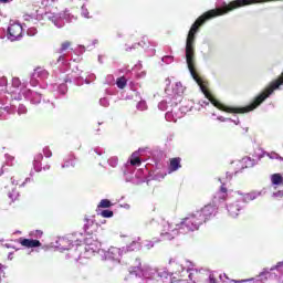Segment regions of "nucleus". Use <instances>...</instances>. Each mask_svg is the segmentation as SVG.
<instances>
[{"instance_id": "nucleus-18", "label": "nucleus", "mask_w": 283, "mask_h": 283, "mask_svg": "<svg viewBox=\"0 0 283 283\" xmlns=\"http://www.w3.org/2000/svg\"><path fill=\"white\" fill-rule=\"evenodd\" d=\"M130 273H135L136 275H140V273H143L140 261H137V265L130 269Z\"/></svg>"}, {"instance_id": "nucleus-13", "label": "nucleus", "mask_w": 283, "mask_h": 283, "mask_svg": "<svg viewBox=\"0 0 283 283\" xmlns=\"http://www.w3.org/2000/svg\"><path fill=\"white\" fill-rule=\"evenodd\" d=\"M74 160H76V157H74V155H69L65 158L64 165H62V168L65 169V167H75V163Z\"/></svg>"}, {"instance_id": "nucleus-32", "label": "nucleus", "mask_w": 283, "mask_h": 283, "mask_svg": "<svg viewBox=\"0 0 283 283\" xmlns=\"http://www.w3.org/2000/svg\"><path fill=\"white\" fill-rule=\"evenodd\" d=\"M2 266H3V265L0 263V270H1Z\"/></svg>"}, {"instance_id": "nucleus-19", "label": "nucleus", "mask_w": 283, "mask_h": 283, "mask_svg": "<svg viewBox=\"0 0 283 283\" xmlns=\"http://www.w3.org/2000/svg\"><path fill=\"white\" fill-rule=\"evenodd\" d=\"M238 211H240V209L235 208L234 206H229V207H228V213H229L232 218H235V216H238Z\"/></svg>"}, {"instance_id": "nucleus-6", "label": "nucleus", "mask_w": 283, "mask_h": 283, "mask_svg": "<svg viewBox=\"0 0 283 283\" xmlns=\"http://www.w3.org/2000/svg\"><path fill=\"white\" fill-rule=\"evenodd\" d=\"M84 242H85L86 253H90V254L98 253V251H99L98 241H96L92 238H86Z\"/></svg>"}, {"instance_id": "nucleus-17", "label": "nucleus", "mask_w": 283, "mask_h": 283, "mask_svg": "<svg viewBox=\"0 0 283 283\" xmlns=\"http://www.w3.org/2000/svg\"><path fill=\"white\" fill-rule=\"evenodd\" d=\"M70 48H72V43L70 41H64L61 44V48L59 49V53L63 54V52H65L66 50H70Z\"/></svg>"}, {"instance_id": "nucleus-2", "label": "nucleus", "mask_w": 283, "mask_h": 283, "mask_svg": "<svg viewBox=\"0 0 283 283\" xmlns=\"http://www.w3.org/2000/svg\"><path fill=\"white\" fill-rule=\"evenodd\" d=\"M189 279L193 283H218V280H216V275L206 270H192L189 274Z\"/></svg>"}, {"instance_id": "nucleus-7", "label": "nucleus", "mask_w": 283, "mask_h": 283, "mask_svg": "<svg viewBox=\"0 0 283 283\" xmlns=\"http://www.w3.org/2000/svg\"><path fill=\"white\" fill-rule=\"evenodd\" d=\"M178 227L174 228L171 227V224H167L166 229L161 232V238L164 240H174V238H176V235H178Z\"/></svg>"}, {"instance_id": "nucleus-22", "label": "nucleus", "mask_w": 283, "mask_h": 283, "mask_svg": "<svg viewBox=\"0 0 283 283\" xmlns=\"http://www.w3.org/2000/svg\"><path fill=\"white\" fill-rule=\"evenodd\" d=\"M12 86L18 88L21 87V80L19 77H13L12 78Z\"/></svg>"}, {"instance_id": "nucleus-15", "label": "nucleus", "mask_w": 283, "mask_h": 283, "mask_svg": "<svg viewBox=\"0 0 283 283\" xmlns=\"http://www.w3.org/2000/svg\"><path fill=\"white\" fill-rule=\"evenodd\" d=\"M109 207H113L109 199H102L97 206L98 209H109Z\"/></svg>"}, {"instance_id": "nucleus-16", "label": "nucleus", "mask_w": 283, "mask_h": 283, "mask_svg": "<svg viewBox=\"0 0 283 283\" xmlns=\"http://www.w3.org/2000/svg\"><path fill=\"white\" fill-rule=\"evenodd\" d=\"M116 85L119 90H125V87H127V78H125V76L118 77Z\"/></svg>"}, {"instance_id": "nucleus-14", "label": "nucleus", "mask_w": 283, "mask_h": 283, "mask_svg": "<svg viewBox=\"0 0 283 283\" xmlns=\"http://www.w3.org/2000/svg\"><path fill=\"white\" fill-rule=\"evenodd\" d=\"M9 198L11 202H20L21 201V195H19V191L12 190V192H9Z\"/></svg>"}, {"instance_id": "nucleus-28", "label": "nucleus", "mask_w": 283, "mask_h": 283, "mask_svg": "<svg viewBox=\"0 0 283 283\" xmlns=\"http://www.w3.org/2000/svg\"><path fill=\"white\" fill-rule=\"evenodd\" d=\"M253 283H262V281L261 280H256Z\"/></svg>"}, {"instance_id": "nucleus-25", "label": "nucleus", "mask_w": 283, "mask_h": 283, "mask_svg": "<svg viewBox=\"0 0 283 283\" xmlns=\"http://www.w3.org/2000/svg\"><path fill=\"white\" fill-rule=\"evenodd\" d=\"M41 160H43V155L42 154L36 155L34 161L41 163Z\"/></svg>"}, {"instance_id": "nucleus-1", "label": "nucleus", "mask_w": 283, "mask_h": 283, "mask_svg": "<svg viewBox=\"0 0 283 283\" xmlns=\"http://www.w3.org/2000/svg\"><path fill=\"white\" fill-rule=\"evenodd\" d=\"M176 227L179 229V231H198V229L202 227V220H199L198 214L195 212L181 219V221L177 223Z\"/></svg>"}, {"instance_id": "nucleus-8", "label": "nucleus", "mask_w": 283, "mask_h": 283, "mask_svg": "<svg viewBox=\"0 0 283 283\" xmlns=\"http://www.w3.org/2000/svg\"><path fill=\"white\" fill-rule=\"evenodd\" d=\"M182 159L180 157L170 158V164L168 167V174H174V171H178V169L182 168Z\"/></svg>"}, {"instance_id": "nucleus-3", "label": "nucleus", "mask_w": 283, "mask_h": 283, "mask_svg": "<svg viewBox=\"0 0 283 283\" xmlns=\"http://www.w3.org/2000/svg\"><path fill=\"white\" fill-rule=\"evenodd\" d=\"M195 213L197 214V218L201 220V224H205V222H209L216 218L218 208L216 206L207 205Z\"/></svg>"}, {"instance_id": "nucleus-31", "label": "nucleus", "mask_w": 283, "mask_h": 283, "mask_svg": "<svg viewBox=\"0 0 283 283\" xmlns=\"http://www.w3.org/2000/svg\"><path fill=\"white\" fill-rule=\"evenodd\" d=\"M28 180H30V178H27V179H25V182H28Z\"/></svg>"}, {"instance_id": "nucleus-11", "label": "nucleus", "mask_w": 283, "mask_h": 283, "mask_svg": "<svg viewBox=\"0 0 283 283\" xmlns=\"http://www.w3.org/2000/svg\"><path fill=\"white\" fill-rule=\"evenodd\" d=\"M140 249V243L132 241L122 248L123 253H132V251H138Z\"/></svg>"}, {"instance_id": "nucleus-26", "label": "nucleus", "mask_w": 283, "mask_h": 283, "mask_svg": "<svg viewBox=\"0 0 283 283\" xmlns=\"http://www.w3.org/2000/svg\"><path fill=\"white\" fill-rule=\"evenodd\" d=\"M35 233L38 238H41L43 235V231L41 230H36Z\"/></svg>"}, {"instance_id": "nucleus-27", "label": "nucleus", "mask_w": 283, "mask_h": 283, "mask_svg": "<svg viewBox=\"0 0 283 283\" xmlns=\"http://www.w3.org/2000/svg\"><path fill=\"white\" fill-rule=\"evenodd\" d=\"M10 0H0V3H8Z\"/></svg>"}, {"instance_id": "nucleus-10", "label": "nucleus", "mask_w": 283, "mask_h": 283, "mask_svg": "<svg viewBox=\"0 0 283 283\" xmlns=\"http://www.w3.org/2000/svg\"><path fill=\"white\" fill-rule=\"evenodd\" d=\"M229 198V189L227 188V185L222 184L219 191L214 196V200H227Z\"/></svg>"}, {"instance_id": "nucleus-21", "label": "nucleus", "mask_w": 283, "mask_h": 283, "mask_svg": "<svg viewBox=\"0 0 283 283\" xmlns=\"http://www.w3.org/2000/svg\"><path fill=\"white\" fill-rule=\"evenodd\" d=\"M102 218H114V211L112 210H103L101 212Z\"/></svg>"}, {"instance_id": "nucleus-23", "label": "nucleus", "mask_w": 283, "mask_h": 283, "mask_svg": "<svg viewBox=\"0 0 283 283\" xmlns=\"http://www.w3.org/2000/svg\"><path fill=\"white\" fill-rule=\"evenodd\" d=\"M43 154H44L45 158H51L52 150H50V148L46 147L43 149Z\"/></svg>"}, {"instance_id": "nucleus-9", "label": "nucleus", "mask_w": 283, "mask_h": 283, "mask_svg": "<svg viewBox=\"0 0 283 283\" xmlns=\"http://www.w3.org/2000/svg\"><path fill=\"white\" fill-rule=\"evenodd\" d=\"M84 231L87 235H94L96 231V224H94V220L84 218Z\"/></svg>"}, {"instance_id": "nucleus-29", "label": "nucleus", "mask_w": 283, "mask_h": 283, "mask_svg": "<svg viewBox=\"0 0 283 283\" xmlns=\"http://www.w3.org/2000/svg\"><path fill=\"white\" fill-rule=\"evenodd\" d=\"M276 158H279V160H283V158H282V157H280V156H279V157H276Z\"/></svg>"}, {"instance_id": "nucleus-4", "label": "nucleus", "mask_w": 283, "mask_h": 283, "mask_svg": "<svg viewBox=\"0 0 283 283\" xmlns=\"http://www.w3.org/2000/svg\"><path fill=\"white\" fill-rule=\"evenodd\" d=\"M8 34L11 41H17L21 34H23V27L19 23L10 24L8 28Z\"/></svg>"}, {"instance_id": "nucleus-20", "label": "nucleus", "mask_w": 283, "mask_h": 283, "mask_svg": "<svg viewBox=\"0 0 283 283\" xmlns=\"http://www.w3.org/2000/svg\"><path fill=\"white\" fill-rule=\"evenodd\" d=\"M135 154L132 155V159H130V165H133V167H136V166H140V157H134Z\"/></svg>"}, {"instance_id": "nucleus-24", "label": "nucleus", "mask_w": 283, "mask_h": 283, "mask_svg": "<svg viewBox=\"0 0 283 283\" xmlns=\"http://www.w3.org/2000/svg\"><path fill=\"white\" fill-rule=\"evenodd\" d=\"M274 198H283V190H279L276 192L273 193Z\"/></svg>"}, {"instance_id": "nucleus-30", "label": "nucleus", "mask_w": 283, "mask_h": 283, "mask_svg": "<svg viewBox=\"0 0 283 283\" xmlns=\"http://www.w3.org/2000/svg\"><path fill=\"white\" fill-rule=\"evenodd\" d=\"M202 90H207V87L205 85H202Z\"/></svg>"}, {"instance_id": "nucleus-12", "label": "nucleus", "mask_w": 283, "mask_h": 283, "mask_svg": "<svg viewBox=\"0 0 283 283\" xmlns=\"http://www.w3.org/2000/svg\"><path fill=\"white\" fill-rule=\"evenodd\" d=\"M270 180L273 187H283V176L280 172L272 174Z\"/></svg>"}, {"instance_id": "nucleus-5", "label": "nucleus", "mask_w": 283, "mask_h": 283, "mask_svg": "<svg viewBox=\"0 0 283 283\" xmlns=\"http://www.w3.org/2000/svg\"><path fill=\"white\" fill-rule=\"evenodd\" d=\"M17 242L21 244V247H24V249H36L41 247V241L34 239L19 238Z\"/></svg>"}]
</instances>
